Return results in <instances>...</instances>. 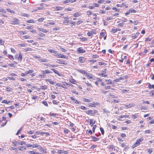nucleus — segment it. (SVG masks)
<instances>
[{
	"mask_svg": "<svg viewBox=\"0 0 154 154\" xmlns=\"http://www.w3.org/2000/svg\"><path fill=\"white\" fill-rule=\"evenodd\" d=\"M54 56H56L57 58H63L66 59H68V56L60 53H58L57 51L55 54H54Z\"/></svg>",
	"mask_w": 154,
	"mask_h": 154,
	"instance_id": "1",
	"label": "nucleus"
},
{
	"mask_svg": "<svg viewBox=\"0 0 154 154\" xmlns=\"http://www.w3.org/2000/svg\"><path fill=\"white\" fill-rule=\"evenodd\" d=\"M143 140V139L142 138L138 139L136 142L134 143V145L132 146V148H134L138 146L140 144V143Z\"/></svg>",
	"mask_w": 154,
	"mask_h": 154,
	"instance_id": "2",
	"label": "nucleus"
},
{
	"mask_svg": "<svg viewBox=\"0 0 154 154\" xmlns=\"http://www.w3.org/2000/svg\"><path fill=\"white\" fill-rule=\"evenodd\" d=\"M10 23L13 25L18 24L19 23V20L17 18H13L10 21Z\"/></svg>",
	"mask_w": 154,
	"mask_h": 154,
	"instance_id": "3",
	"label": "nucleus"
},
{
	"mask_svg": "<svg viewBox=\"0 0 154 154\" xmlns=\"http://www.w3.org/2000/svg\"><path fill=\"white\" fill-rule=\"evenodd\" d=\"M15 59H18V61H19V62H20L22 59V55L20 53L19 54H16L15 55Z\"/></svg>",
	"mask_w": 154,
	"mask_h": 154,
	"instance_id": "4",
	"label": "nucleus"
},
{
	"mask_svg": "<svg viewBox=\"0 0 154 154\" xmlns=\"http://www.w3.org/2000/svg\"><path fill=\"white\" fill-rule=\"evenodd\" d=\"M63 85L60 84L59 83H56V85L58 87H61L62 88H67L66 87V86L68 85V84L66 82H63Z\"/></svg>",
	"mask_w": 154,
	"mask_h": 154,
	"instance_id": "5",
	"label": "nucleus"
},
{
	"mask_svg": "<svg viewBox=\"0 0 154 154\" xmlns=\"http://www.w3.org/2000/svg\"><path fill=\"white\" fill-rule=\"evenodd\" d=\"M136 11L132 8L130 9L128 12H126L125 14L126 15H127L131 13H135L136 12Z\"/></svg>",
	"mask_w": 154,
	"mask_h": 154,
	"instance_id": "6",
	"label": "nucleus"
},
{
	"mask_svg": "<svg viewBox=\"0 0 154 154\" xmlns=\"http://www.w3.org/2000/svg\"><path fill=\"white\" fill-rule=\"evenodd\" d=\"M56 62L59 64H62L64 65L67 64L66 62L65 61H63L61 60L60 59H57V60Z\"/></svg>",
	"mask_w": 154,
	"mask_h": 154,
	"instance_id": "7",
	"label": "nucleus"
},
{
	"mask_svg": "<svg viewBox=\"0 0 154 154\" xmlns=\"http://www.w3.org/2000/svg\"><path fill=\"white\" fill-rule=\"evenodd\" d=\"M77 51L79 54L85 53L86 52L85 50L82 49L81 47H79L77 49Z\"/></svg>",
	"mask_w": 154,
	"mask_h": 154,
	"instance_id": "8",
	"label": "nucleus"
},
{
	"mask_svg": "<svg viewBox=\"0 0 154 154\" xmlns=\"http://www.w3.org/2000/svg\"><path fill=\"white\" fill-rule=\"evenodd\" d=\"M88 105L89 106L94 107L95 105L97 106L99 105V103H98L93 102V103H89L88 104Z\"/></svg>",
	"mask_w": 154,
	"mask_h": 154,
	"instance_id": "9",
	"label": "nucleus"
},
{
	"mask_svg": "<svg viewBox=\"0 0 154 154\" xmlns=\"http://www.w3.org/2000/svg\"><path fill=\"white\" fill-rule=\"evenodd\" d=\"M77 72H79L80 73H82V74H88L87 72H86L85 70H83L82 69H78L77 70Z\"/></svg>",
	"mask_w": 154,
	"mask_h": 154,
	"instance_id": "10",
	"label": "nucleus"
},
{
	"mask_svg": "<svg viewBox=\"0 0 154 154\" xmlns=\"http://www.w3.org/2000/svg\"><path fill=\"white\" fill-rule=\"evenodd\" d=\"M42 73L43 74H46L49 73H52V72L48 69H46L44 71H42Z\"/></svg>",
	"mask_w": 154,
	"mask_h": 154,
	"instance_id": "11",
	"label": "nucleus"
},
{
	"mask_svg": "<svg viewBox=\"0 0 154 154\" xmlns=\"http://www.w3.org/2000/svg\"><path fill=\"white\" fill-rule=\"evenodd\" d=\"M85 59L84 57H80L79 58V61L81 63H83L85 62Z\"/></svg>",
	"mask_w": 154,
	"mask_h": 154,
	"instance_id": "12",
	"label": "nucleus"
},
{
	"mask_svg": "<svg viewBox=\"0 0 154 154\" xmlns=\"http://www.w3.org/2000/svg\"><path fill=\"white\" fill-rule=\"evenodd\" d=\"M51 70L52 71H53L55 74H56L60 76V74L59 72L58 71L55 69L51 68Z\"/></svg>",
	"mask_w": 154,
	"mask_h": 154,
	"instance_id": "13",
	"label": "nucleus"
},
{
	"mask_svg": "<svg viewBox=\"0 0 154 154\" xmlns=\"http://www.w3.org/2000/svg\"><path fill=\"white\" fill-rule=\"evenodd\" d=\"M38 30L44 33H47L48 32V31L46 29H44L42 28H39Z\"/></svg>",
	"mask_w": 154,
	"mask_h": 154,
	"instance_id": "14",
	"label": "nucleus"
},
{
	"mask_svg": "<svg viewBox=\"0 0 154 154\" xmlns=\"http://www.w3.org/2000/svg\"><path fill=\"white\" fill-rule=\"evenodd\" d=\"M105 81L106 82V84L108 85H111L112 84V81L110 79L109 80H106Z\"/></svg>",
	"mask_w": 154,
	"mask_h": 154,
	"instance_id": "15",
	"label": "nucleus"
},
{
	"mask_svg": "<svg viewBox=\"0 0 154 154\" xmlns=\"http://www.w3.org/2000/svg\"><path fill=\"white\" fill-rule=\"evenodd\" d=\"M90 123L91 125L92 126L95 123V121H93L92 119H90Z\"/></svg>",
	"mask_w": 154,
	"mask_h": 154,
	"instance_id": "16",
	"label": "nucleus"
},
{
	"mask_svg": "<svg viewBox=\"0 0 154 154\" xmlns=\"http://www.w3.org/2000/svg\"><path fill=\"white\" fill-rule=\"evenodd\" d=\"M92 112H93V110L90 109L88 111H86L85 113L88 114L89 115H92Z\"/></svg>",
	"mask_w": 154,
	"mask_h": 154,
	"instance_id": "17",
	"label": "nucleus"
},
{
	"mask_svg": "<svg viewBox=\"0 0 154 154\" xmlns=\"http://www.w3.org/2000/svg\"><path fill=\"white\" fill-rule=\"evenodd\" d=\"M73 15L75 17H77L81 15V14L79 12H76L74 13Z\"/></svg>",
	"mask_w": 154,
	"mask_h": 154,
	"instance_id": "18",
	"label": "nucleus"
},
{
	"mask_svg": "<svg viewBox=\"0 0 154 154\" xmlns=\"http://www.w3.org/2000/svg\"><path fill=\"white\" fill-rule=\"evenodd\" d=\"M63 8L60 6L56 7L55 9L56 11H60L63 9Z\"/></svg>",
	"mask_w": 154,
	"mask_h": 154,
	"instance_id": "19",
	"label": "nucleus"
},
{
	"mask_svg": "<svg viewBox=\"0 0 154 154\" xmlns=\"http://www.w3.org/2000/svg\"><path fill=\"white\" fill-rule=\"evenodd\" d=\"M98 75L100 76L104 77H107V75L104 74V73H99Z\"/></svg>",
	"mask_w": 154,
	"mask_h": 154,
	"instance_id": "20",
	"label": "nucleus"
},
{
	"mask_svg": "<svg viewBox=\"0 0 154 154\" xmlns=\"http://www.w3.org/2000/svg\"><path fill=\"white\" fill-rule=\"evenodd\" d=\"M33 50H34L33 49H32V48H26L24 49V51L26 52L27 51H32Z\"/></svg>",
	"mask_w": 154,
	"mask_h": 154,
	"instance_id": "21",
	"label": "nucleus"
},
{
	"mask_svg": "<svg viewBox=\"0 0 154 154\" xmlns=\"http://www.w3.org/2000/svg\"><path fill=\"white\" fill-rule=\"evenodd\" d=\"M134 105V104H129L128 105H127L125 106V107L127 108H129L133 106Z\"/></svg>",
	"mask_w": 154,
	"mask_h": 154,
	"instance_id": "22",
	"label": "nucleus"
},
{
	"mask_svg": "<svg viewBox=\"0 0 154 154\" xmlns=\"http://www.w3.org/2000/svg\"><path fill=\"white\" fill-rule=\"evenodd\" d=\"M48 51L50 53H54V54L56 52V51L52 49H49L48 50Z\"/></svg>",
	"mask_w": 154,
	"mask_h": 154,
	"instance_id": "23",
	"label": "nucleus"
},
{
	"mask_svg": "<svg viewBox=\"0 0 154 154\" xmlns=\"http://www.w3.org/2000/svg\"><path fill=\"white\" fill-rule=\"evenodd\" d=\"M26 75L29 74L30 73H32L34 72V71L33 70H30L27 71L25 72Z\"/></svg>",
	"mask_w": 154,
	"mask_h": 154,
	"instance_id": "24",
	"label": "nucleus"
},
{
	"mask_svg": "<svg viewBox=\"0 0 154 154\" xmlns=\"http://www.w3.org/2000/svg\"><path fill=\"white\" fill-rule=\"evenodd\" d=\"M18 149L19 150H23V149L26 150V148L24 147L23 146H20L18 147Z\"/></svg>",
	"mask_w": 154,
	"mask_h": 154,
	"instance_id": "25",
	"label": "nucleus"
},
{
	"mask_svg": "<svg viewBox=\"0 0 154 154\" xmlns=\"http://www.w3.org/2000/svg\"><path fill=\"white\" fill-rule=\"evenodd\" d=\"M69 81L73 84H75V82H76V81L72 78H71L69 80Z\"/></svg>",
	"mask_w": 154,
	"mask_h": 154,
	"instance_id": "26",
	"label": "nucleus"
},
{
	"mask_svg": "<svg viewBox=\"0 0 154 154\" xmlns=\"http://www.w3.org/2000/svg\"><path fill=\"white\" fill-rule=\"evenodd\" d=\"M46 81L49 82L51 84L54 85V82L51 81L50 79H46Z\"/></svg>",
	"mask_w": 154,
	"mask_h": 154,
	"instance_id": "27",
	"label": "nucleus"
},
{
	"mask_svg": "<svg viewBox=\"0 0 154 154\" xmlns=\"http://www.w3.org/2000/svg\"><path fill=\"white\" fill-rule=\"evenodd\" d=\"M8 58L11 60H13L14 59L13 56L11 55L8 54Z\"/></svg>",
	"mask_w": 154,
	"mask_h": 154,
	"instance_id": "28",
	"label": "nucleus"
},
{
	"mask_svg": "<svg viewBox=\"0 0 154 154\" xmlns=\"http://www.w3.org/2000/svg\"><path fill=\"white\" fill-rule=\"evenodd\" d=\"M91 138L94 141H97L99 140V139L98 138L94 136H92Z\"/></svg>",
	"mask_w": 154,
	"mask_h": 154,
	"instance_id": "29",
	"label": "nucleus"
},
{
	"mask_svg": "<svg viewBox=\"0 0 154 154\" xmlns=\"http://www.w3.org/2000/svg\"><path fill=\"white\" fill-rule=\"evenodd\" d=\"M19 32V34L21 35H24L26 33V32L25 31H20Z\"/></svg>",
	"mask_w": 154,
	"mask_h": 154,
	"instance_id": "30",
	"label": "nucleus"
},
{
	"mask_svg": "<svg viewBox=\"0 0 154 154\" xmlns=\"http://www.w3.org/2000/svg\"><path fill=\"white\" fill-rule=\"evenodd\" d=\"M21 15L23 17H29V15L26 13H22Z\"/></svg>",
	"mask_w": 154,
	"mask_h": 154,
	"instance_id": "31",
	"label": "nucleus"
},
{
	"mask_svg": "<svg viewBox=\"0 0 154 154\" xmlns=\"http://www.w3.org/2000/svg\"><path fill=\"white\" fill-rule=\"evenodd\" d=\"M12 143L13 144L14 146H16L18 144H19V143L18 142H17V141H14V142H12Z\"/></svg>",
	"mask_w": 154,
	"mask_h": 154,
	"instance_id": "32",
	"label": "nucleus"
},
{
	"mask_svg": "<svg viewBox=\"0 0 154 154\" xmlns=\"http://www.w3.org/2000/svg\"><path fill=\"white\" fill-rule=\"evenodd\" d=\"M42 103L44 104V105L45 106H48V104L47 103V102L45 101H42Z\"/></svg>",
	"mask_w": 154,
	"mask_h": 154,
	"instance_id": "33",
	"label": "nucleus"
},
{
	"mask_svg": "<svg viewBox=\"0 0 154 154\" xmlns=\"http://www.w3.org/2000/svg\"><path fill=\"white\" fill-rule=\"evenodd\" d=\"M86 133L87 134H92V131L91 130H87L86 131Z\"/></svg>",
	"mask_w": 154,
	"mask_h": 154,
	"instance_id": "34",
	"label": "nucleus"
},
{
	"mask_svg": "<svg viewBox=\"0 0 154 154\" xmlns=\"http://www.w3.org/2000/svg\"><path fill=\"white\" fill-rule=\"evenodd\" d=\"M41 62H47L48 61V60L46 59H43L40 60Z\"/></svg>",
	"mask_w": 154,
	"mask_h": 154,
	"instance_id": "35",
	"label": "nucleus"
},
{
	"mask_svg": "<svg viewBox=\"0 0 154 154\" xmlns=\"http://www.w3.org/2000/svg\"><path fill=\"white\" fill-rule=\"evenodd\" d=\"M60 50L63 52H66V50L64 48H62L61 47H60Z\"/></svg>",
	"mask_w": 154,
	"mask_h": 154,
	"instance_id": "36",
	"label": "nucleus"
},
{
	"mask_svg": "<svg viewBox=\"0 0 154 154\" xmlns=\"http://www.w3.org/2000/svg\"><path fill=\"white\" fill-rule=\"evenodd\" d=\"M40 88L44 90L47 89V87L46 85L40 86Z\"/></svg>",
	"mask_w": 154,
	"mask_h": 154,
	"instance_id": "37",
	"label": "nucleus"
},
{
	"mask_svg": "<svg viewBox=\"0 0 154 154\" xmlns=\"http://www.w3.org/2000/svg\"><path fill=\"white\" fill-rule=\"evenodd\" d=\"M38 146V145L37 144H34L32 145V148L37 147Z\"/></svg>",
	"mask_w": 154,
	"mask_h": 154,
	"instance_id": "38",
	"label": "nucleus"
},
{
	"mask_svg": "<svg viewBox=\"0 0 154 154\" xmlns=\"http://www.w3.org/2000/svg\"><path fill=\"white\" fill-rule=\"evenodd\" d=\"M80 39H81L82 41H84L87 40V38L85 37H83L82 38H80Z\"/></svg>",
	"mask_w": 154,
	"mask_h": 154,
	"instance_id": "39",
	"label": "nucleus"
},
{
	"mask_svg": "<svg viewBox=\"0 0 154 154\" xmlns=\"http://www.w3.org/2000/svg\"><path fill=\"white\" fill-rule=\"evenodd\" d=\"M8 78L9 80H11L14 81L15 80V79L13 77H8Z\"/></svg>",
	"mask_w": 154,
	"mask_h": 154,
	"instance_id": "40",
	"label": "nucleus"
},
{
	"mask_svg": "<svg viewBox=\"0 0 154 154\" xmlns=\"http://www.w3.org/2000/svg\"><path fill=\"white\" fill-rule=\"evenodd\" d=\"M7 10L8 12H10V13H14V11L13 10H11L10 9H7Z\"/></svg>",
	"mask_w": 154,
	"mask_h": 154,
	"instance_id": "41",
	"label": "nucleus"
},
{
	"mask_svg": "<svg viewBox=\"0 0 154 154\" xmlns=\"http://www.w3.org/2000/svg\"><path fill=\"white\" fill-rule=\"evenodd\" d=\"M100 130L102 134L103 135L104 134V129L102 128H100Z\"/></svg>",
	"mask_w": 154,
	"mask_h": 154,
	"instance_id": "42",
	"label": "nucleus"
},
{
	"mask_svg": "<svg viewBox=\"0 0 154 154\" xmlns=\"http://www.w3.org/2000/svg\"><path fill=\"white\" fill-rule=\"evenodd\" d=\"M27 23H34V21L32 20H28L27 21Z\"/></svg>",
	"mask_w": 154,
	"mask_h": 154,
	"instance_id": "43",
	"label": "nucleus"
},
{
	"mask_svg": "<svg viewBox=\"0 0 154 154\" xmlns=\"http://www.w3.org/2000/svg\"><path fill=\"white\" fill-rule=\"evenodd\" d=\"M26 28L27 29L32 30L33 29V27L32 26H27L26 27Z\"/></svg>",
	"mask_w": 154,
	"mask_h": 154,
	"instance_id": "44",
	"label": "nucleus"
},
{
	"mask_svg": "<svg viewBox=\"0 0 154 154\" xmlns=\"http://www.w3.org/2000/svg\"><path fill=\"white\" fill-rule=\"evenodd\" d=\"M4 43V41H2L1 39L0 38V45H3Z\"/></svg>",
	"mask_w": 154,
	"mask_h": 154,
	"instance_id": "45",
	"label": "nucleus"
},
{
	"mask_svg": "<svg viewBox=\"0 0 154 154\" xmlns=\"http://www.w3.org/2000/svg\"><path fill=\"white\" fill-rule=\"evenodd\" d=\"M44 20V18H39L38 20V21L39 22H42Z\"/></svg>",
	"mask_w": 154,
	"mask_h": 154,
	"instance_id": "46",
	"label": "nucleus"
},
{
	"mask_svg": "<svg viewBox=\"0 0 154 154\" xmlns=\"http://www.w3.org/2000/svg\"><path fill=\"white\" fill-rule=\"evenodd\" d=\"M148 152L149 153V154H151L152 152V148H149L148 149Z\"/></svg>",
	"mask_w": 154,
	"mask_h": 154,
	"instance_id": "47",
	"label": "nucleus"
},
{
	"mask_svg": "<svg viewBox=\"0 0 154 154\" xmlns=\"http://www.w3.org/2000/svg\"><path fill=\"white\" fill-rule=\"evenodd\" d=\"M97 127V126L96 125H94L92 128V132L94 133L95 132V130L96 128Z\"/></svg>",
	"mask_w": 154,
	"mask_h": 154,
	"instance_id": "48",
	"label": "nucleus"
},
{
	"mask_svg": "<svg viewBox=\"0 0 154 154\" xmlns=\"http://www.w3.org/2000/svg\"><path fill=\"white\" fill-rule=\"evenodd\" d=\"M33 57L35 59H40L41 57L39 56L34 55L33 56Z\"/></svg>",
	"mask_w": 154,
	"mask_h": 154,
	"instance_id": "49",
	"label": "nucleus"
},
{
	"mask_svg": "<svg viewBox=\"0 0 154 154\" xmlns=\"http://www.w3.org/2000/svg\"><path fill=\"white\" fill-rule=\"evenodd\" d=\"M83 100L86 102H90V100L89 99L87 98H84Z\"/></svg>",
	"mask_w": 154,
	"mask_h": 154,
	"instance_id": "50",
	"label": "nucleus"
},
{
	"mask_svg": "<svg viewBox=\"0 0 154 154\" xmlns=\"http://www.w3.org/2000/svg\"><path fill=\"white\" fill-rule=\"evenodd\" d=\"M120 20L123 23L127 21V19L125 18H124V19H121Z\"/></svg>",
	"mask_w": 154,
	"mask_h": 154,
	"instance_id": "51",
	"label": "nucleus"
},
{
	"mask_svg": "<svg viewBox=\"0 0 154 154\" xmlns=\"http://www.w3.org/2000/svg\"><path fill=\"white\" fill-rule=\"evenodd\" d=\"M99 64L100 65H103L104 66H106V64L105 63H104L102 62H99Z\"/></svg>",
	"mask_w": 154,
	"mask_h": 154,
	"instance_id": "52",
	"label": "nucleus"
},
{
	"mask_svg": "<svg viewBox=\"0 0 154 154\" xmlns=\"http://www.w3.org/2000/svg\"><path fill=\"white\" fill-rule=\"evenodd\" d=\"M6 91H11V88L10 87H6Z\"/></svg>",
	"mask_w": 154,
	"mask_h": 154,
	"instance_id": "53",
	"label": "nucleus"
},
{
	"mask_svg": "<svg viewBox=\"0 0 154 154\" xmlns=\"http://www.w3.org/2000/svg\"><path fill=\"white\" fill-rule=\"evenodd\" d=\"M93 34V33H92V31H91V32H88L87 33V35L88 36H90L92 34Z\"/></svg>",
	"mask_w": 154,
	"mask_h": 154,
	"instance_id": "54",
	"label": "nucleus"
},
{
	"mask_svg": "<svg viewBox=\"0 0 154 154\" xmlns=\"http://www.w3.org/2000/svg\"><path fill=\"white\" fill-rule=\"evenodd\" d=\"M60 29L59 27L58 26H56L55 28H54L53 29V30L54 31H57L59 30Z\"/></svg>",
	"mask_w": 154,
	"mask_h": 154,
	"instance_id": "55",
	"label": "nucleus"
},
{
	"mask_svg": "<svg viewBox=\"0 0 154 154\" xmlns=\"http://www.w3.org/2000/svg\"><path fill=\"white\" fill-rule=\"evenodd\" d=\"M81 108L84 110H86L87 109L85 106H81Z\"/></svg>",
	"mask_w": 154,
	"mask_h": 154,
	"instance_id": "56",
	"label": "nucleus"
},
{
	"mask_svg": "<svg viewBox=\"0 0 154 154\" xmlns=\"http://www.w3.org/2000/svg\"><path fill=\"white\" fill-rule=\"evenodd\" d=\"M145 133H151L152 132L150 130H147L145 131Z\"/></svg>",
	"mask_w": 154,
	"mask_h": 154,
	"instance_id": "57",
	"label": "nucleus"
},
{
	"mask_svg": "<svg viewBox=\"0 0 154 154\" xmlns=\"http://www.w3.org/2000/svg\"><path fill=\"white\" fill-rule=\"evenodd\" d=\"M87 14L88 16L91 15L92 14V12L91 11H88L87 12Z\"/></svg>",
	"mask_w": 154,
	"mask_h": 154,
	"instance_id": "58",
	"label": "nucleus"
},
{
	"mask_svg": "<svg viewBox=\"0 0 154 154\" xmlns=\"http://www.w3.org/2000/svg\"><path fill=\"white\" fill-rule=\"evenodd\" d=\"M0 12H1L3 13H5L6 12L5 10L2 9H0Z\"/></svg>",
	"mask_w": 154,
	"mask_h": 154,
	"instance_id": "59",
	"label": "nucleus"
},
{
	"mask_svg": "<svg viewBox=\"0 0 154 154\" xmlns=\"http://www.w3.org/2000/svg\"><path fill=\"white\" fill-rule=\"evenodd\" d=\"M26 143L24 141H21L20 143H19V144H20V145H23V144H25Z\"/></svg>",
	"mask_w": 154,
	"mask_h": 154,
	"instance_id": "60",
	"label": "nucleus"
},
{
	"mask_svg": "<svg viewBox=\"0 0 154 154\" xmlns=\"http://www.w3.org/2000/svg\"><path fill=\"white\" fill-rule=\"evenodd\" d=\"M112 9L114 10H115L116 11H119V10L118 9L116 8L113 7L112 8Z\"/></svg>",
	"mask_w": 154,
	"mask_h": 154,
	"instance_id": "61",
	"label": "nucleus"
},
{
	"mask_svg": "<svg viewBox=\"0 0 154 154\" xmlns=\"http://www.w3.org/2000/svg\"><path fill=\"white\" fill-rule=\"evenodd\" d=\"M89 61L90 62H92L93 63H95L96 62V60H89Z\"/></svg>",
	"mask_w": 154,
	"mask_h": 154,
	"instance_id": "62",
	"label": "nucleus"
},
{
	"mask_svg": "<svg viewBox=\"0 0 154 154\" xmlns=\"http://www.w3.org/2000/svg\"><path fill=\"white\" fill-rule=\"evenodd\" d=\"M114 146L113 145H111L109 146V149H110L112 150L114 149Z\"/></svg>",
	"mask_w": 154,
	"mask_h": 154,
	"instance_id": "63",
	"label": "nucleus"
},
{
	"mask_svg": "<svg viewBox=\"0 0 154 154\" xmlns=\"http://www.w3.org/2000/svg\"><path fill=\"white\" fill-rule=\"evenodd\" d=\"M11 51L13 53H15L16 52L15 50L12 48H10Z\"/></svg>",
	"mask_w": 154,
	"mask_h": 154,
	"instance_id": "64",
	"label": "nucleus"
}]
</instances>
